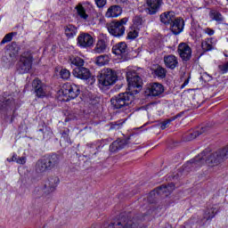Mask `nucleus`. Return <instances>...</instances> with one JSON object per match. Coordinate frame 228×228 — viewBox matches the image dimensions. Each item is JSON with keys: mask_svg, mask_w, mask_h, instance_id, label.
<instances>
[{"mask_svg": "<svg viewBox=\"0 0 228 228\" xmlns=\"http://www.w3.org/2000/svg\"><path fill=\"white\" fill-rule=\"evenodd\" d=\"M77 44L79 47L85 49L94 45V37L88 33H80L77 39Z\"/></svg>", "mask_w": 228, "mask_h": 228, "instance_id": "8", "label": "nucleus"}, {"mask_svg": "<svg viewBox=\"0 0 228 228\" xmlns=\"http://www.w3.org/2000/svg\"><path fill=\"white\" fill-rule=\"evenodd\" d=\"M117 4H121L122 6H127L129 4V0H116Z\"/></svg>", "mask_w": 228, "mask_h": 228, "instance_id": "45", "label": "nucleus"}, {"mask_svg": "<svg viewBox=\"0 0 228 228\" xmlns=\"http://www.w3.org/2000/svg\"><path fill=\"white\" fill-rule=\"evenodd\" d=\"M209 17L211 20H216L217 24H222V22L225 20V18H224V15H222V12L216 10H211L209 12Z\"/></svg>", "mask_w": 228, "mask_h": 228, "instance_id": "26", "label": "nucleus"}, {"mask_svg": "<svg viewBox=\"0 0 228 228\" xmlns=\"http://www.w3.org/2000/svg\"><path fill=\"white\" fill-rule=\"evenodd\" d=\"M127 143H129V141L126 139H118L110 145V152H117L118 151H122V149H124L127 145Z\"/></svg>", "mask_w": 228, "mask_h": 228, "instance_id": "17", "label": "nucleus"}, {"mask_svg": "<svg viewBox=\"0 0 228 228\" xmlns=\"http://www.w3.org/2000/svg\"><path fill=\"white\" fill-rule=\"evenodd\" d=\"M170 29L174 35H179L184 29V20L175 18L170 23Z\"/></svg>", "mask_w": 228, "mask_h": 228, "instance_id": "14", "label": "nucleus"}, {"mask_svg": "<svg viewBox=\"0 0 228 228\" xmlns=\"http://www.w3.org/2000/svg\"><path fill=\"white\" fill-rule=\"evenodd\" d=\"M32 87L34 89V92L37 95V97H45L47 95V91H45L46 86L44 83H42L41 79L36 78L32 82Z\"/></svg>", "mask_w": 228, "mask_h": 228, "instance_id": "11", "label": "nucleus"}, {"mask_svg": "<svg viewBox=\"0 0 228 228\" xmlns=\"http://www.w3.org/2000/svg\"><path fill=\"white\" fill-rule=\"evenodd\" d=\"M62 136H69V134H67V132H63Z\"/></svg>", "mask_w": 228, "mask_h": 228, "instance_id": "50", "label": "nucleus"}, {"mask_svg": "<svg viewBox=\"0 0 228 228\" xmlns=\"http://www.w3.org/2000/svg\"><path fill=\"white\" fill-rule=\"evenodd\" d=\"M126 122L125 119H121L113 123H110V129H120L122 124Z\"/></svg>", "mask_w": 228, "mask_h": 228, "instance_id": "42", "label": "nucleus"}, {"mask_svg": "<svg viewBox=\"0 0 228 228\" xmlns=\"http://www.w3.org/2000/svg\"><path fill=\"white\" fill-rule=\"evenodd\" d=\"M107 0H95V4L98 8H104L106 6Z\"/></svg>", "mask_w": 228, "mask_h": 228, "instance_id": "44", "label": "nucleus"}, {"mask_svg": "<svg viewBox=\"0 0 228 228\" xmlns=\"http://www.w3.org/2000/svg\"><path fill=\"white\" fill-rule=\"evenodd\" d=\"M7 161H8L9 163H12V161H15V160H13V157H12L11 159H7Z\"/></svg>", "mask_w": 228, "mask_h": 228, "instance_id": "49", "label": "nucleus"}, {"mask_svg": "<svg viewBox=\"0 0 228 228\" xmlns=\"http://www.w3.org/2000/svg\"><path fill=\"white\" fill-rule=\"evenodd\" d=\"M188 83H190V79H189V78H187V79L183 82V84L181 86V88H184V86H188Z\"/></svg>", "mask_w": 228, "mask_h": 228, "instance_id": "48", "label": "nucleus"}, {"mask_svg": "<svg viewBox=\"0 0 228 228\" xmlns=\"http://www.w3.org/2000/svg\"><path fill=\"white\" fill-rule=\"evenodd\" d=\"M12 160L18 163V165H26V157H19L17 154H13Z\"/></svg>", "mask_w": 228, "mask_h": 228, "instance_id": "39", "label": "nucleus"}, {"mask_svg": "<svg viewBox=\"0 0 228 228\" xmlns=\"http://www.w3.org/2000/svg\"><path fill=\"white\" fill-rule=\"evenodd\" d=\"M164 63L167 69H170L171 70H174L175 67H179V61L177 60V57L174 54H169L164 56Z\"/></svg>", "mask_w": 228, "mask_h": 228, "instance_id": "16", "label": "nucleus"}, {"mask_svg": "<svg viewBox=\"0 0 228 228\" xmlns=\"http://www.w3.org/2000/svg\"><path fill=\"white\" fill-rule=\"evenodd\" d=\"M60 77H61V79H69L70 77V71L67 69H61L60 71Z\"/></svg>", "mask_w": 228, "mask_h": 228, "instance_id": "40", "label": "nucleus"}, {"mask_svg": "<svg viewBox=\"0 0 228 228\" xmlns=\"http://www.w3.org/2000/svg\"><path fill=\"white\" fill-rule=\"evenodd\" d=\"M177 53L183 61H190L191 59V47H190L186 43L179 44Z\"/></svg>", "mask_w": 228, "mask_h": 228, "instance_id": "10", "label": "nucleus"}, {"mask_svg": "<svg viewBox=\"0 0 228 228\" xmlns=\"http://www.w3.org/2000/svg\"><path fill=\"white\" fill-rule=\"evenodd\" d=\"M165 92V87L159 83H153L148 87V95L151 97H159Z\"/></svg>", "mask_w": 228, "mask_h": 228, "instance_id": "15", "label": "nucleus"}, {"mask_svg": "<svg viewBox=\"0 0 228 228\" xmlns=\"http://www.w3.org/2000/svg\"><path fill=\"white\" fill-rule=\"evenodd\" d=\"M13 104L12 99H4L3 101L0 100V111H4V110H8L12 108Z\"/></svg>", "mask_w": 228, "mask_h": 228, "instance_id": "32", "label": "nucleus"}, {"mask_svg": "<svg viewBox=\"0 0 228 228\" xmlns=\"http://www.w3.org/2000/svg\"><path fill=\"white\" fill-rule=\"evenodd\" d=\"M126 79L130 94H134V95L138 94L142 88V85H143V80H142L140 75L136 71H128L126 73Z\"/></svg>", "mask_w": 228, "mask_h": 228, "instance_id": "5", "label": "nucleus"}, {"mask_svg": "<svg viewBox=\"0 0 228 228\" xmlns=\"http://www.w3.org/2000/svg\"><path fill=\"white\" fill-rule=\"evenodd\" d=\"M174 190H175V184L171 183H168L167 185L163 184L159 187H157L155 189V191L156 193H158V195H163V193H172Z\"/></svg>", "mask_w": 228, "mask_h": 228, "instance_id": "23", "label": "nucleus"}, {"mask_svg": "<svg viewBox=\"0 0 228 228\" xmlns=\"http://www.w3.org/2000/svg\"><path fill=\"white\" fill-rule=\"evenodd\" d=\"M225 159H228V146H225L222 150H219L214 153H209L206 151L196 156L194 159L187 162V167L192 168H200L202 165H208V167H218L221 163H224Z\"/></svg>", "mask_w": 228, "mask_h": 228, "instance_id": "1", "label": "nucleus"}, {"mask_svg": "<svg viewBox=\"0 0 228 228\" xmlns=\"http://www.w3.org/2000/svg\"><path fill=\"white\" fill-rule=\"evenodd\" d=\"M61 94L63 95L64 101H70L71 99H76L79 94H81V90L79 86L76 84L65 83L61 89Z\"/></svg>", "mask_w": 228, "mask_h": 228, "instance_id": "7", "label": "nucleus"}, {"mask_svg": "<svg viewBox=\"0 0 228 228\" xmlns=\"http://www.w3.org/2000/svg\"><path fill=\"white\" fill-rule=\"evenodd\" d=\"M33 67V53L31 51L24 52L20 57L18 63V70L20 74H26L31 70Z\"/></svg>", "mask_w": 228, "mask_h": 228, "instance_id": "6", "label": "nucleus"}, {"mask_svg": "<svg viewBox=\"0 0 228 228\" xmlns=\"http://www.w3.org/2000/svg\"><path fill=\"white\" fill-rule=\"evenodd\" d=\"M108 63H110V56L106 54L100 55L96 58V64H98L100 67H102Z\"/></svg>", "mask_w": 228, "mask_h": 228, "instance_id": "36", "label": "nucleus"}, {"mask_svg": "<svg viewBox=\"0 0 228 228\" xmlns=\"http://www.w3.org/2000/svg\"><path fill=\"white\" fill-rule=\"evenodd\" d=\"M143 26V19H142V17L140 16H135L133 19V27L134 28V29H142Z\"/></svg>", "mask_w": 228, "mask_h": 228, "instance_id": "34", "label": "nucleus"}, {"mask_svg": "<svg viewBox=\"0 0 228 228\" xmlns=\"http://www.w3.org/2000/svg\"><path fill=\"white\" fill-rule=\"evenodd\" d=\"M201 47L205 53H208V51H213V41H211L209 38L205 39L201 43Z\"/></svg>", "mask_w": 228, "mask_h": 228, "instance_id": "35", "label": "nucleus"}, {"mask_svg": "<svg viewBox=\"0 0 228 228\" xmlns=\"http://www.w3.org/2000/svg\"><path fill=\"white\" fill-rule=\"evenodd\" d=\"M9 51L11 52L10 53L11 58H17L20 51V46L17 45L16 42H12L9 47Z\"/></svg>", "mask_w": 228, "mask_h": 228, "instance_id": "29", "label": "nucleus"}, {"mask_svg": "<svg viewBox=\"0 0 228 228\" xmlns=\"http://www.w3.org/2000/svg\"><path fill=\"white\" fill-rule=\"evenodd\" d=\"M75 10H77V15L80 16L83 20H88V14H86V10L82 4L76 5Z\"/></svg>", "mask_w": 228, "mask_h": 228, "instance_id": "28", "label": "nucleus"}, {"mask_svg": "<svg viewBox=\"0 0 228 228\" xmlns=\"http://www.w3.org/2000/svg\"><path fill=\"white\" fill-rule=\"evenodd\" d=\"M202 131L199 132V131H195L194 133L191 134L192 138H197V136H200V134H202Z\"/></svg>", "mask_w": 228, "mask_h": 228, "instance_id": "47", "label": "nucleus"}, {"mask_svg": "<svg viewBox=\"0 0 228 228\" xmlns=\"http://www.w3.org/2000/svg\"><path fill=\"white\" fill-rule=\"evenodd\" d=\"M175 19V14L173 12H164L160 15V21L163 24H170L174 22Z\"/></svg>", "mask_w": 228, "mask_h": 228, "instance_id": "27", "label": "nucleus"}, {"mask_svg": "<svg viewBox=\"0 0 228 228\" xmlns=\"http://www.w3.org/2000/svg\"><path fill=\"white\" fill-rule=\"evenodd\" d=\"M122 15V7L120 5H112L110 6L105 16L107 19H111L113 17H118Z\"/></svg>", "mask_w": 228, "mask_h": 228, "instance_id": "20", "label": "nucleus"}, {"mask_svg": "<svg viewBox=\"0 0 228 228\" xmlns=\"http://www.w3.org/2000/svg\"><path fill=\"white\" fill-rule=\"evenodd\" d=\"M64 33L67 38H74L77 35V28L72 24L64 27Z\"/></svg>", "mask_w": 228, "mask_h": 228, "instance_id": "25", "label": "nucleus"}, {"mask_svg": "<svg viewBox=\"0 0 228 228\" xmlns=\"http://www.w3.org/2000/svg\"><path fill=\"white\" fill-rule=\"evenodd\" d=\"M73 76L75 77H78V79H90L92 77V73L90 72V69L85 68V67H76L73 69Z\"/></svg>", "mask_w": 228, "mask_h": 228, "instance_id": "13", "label": "nucleus"}, {"mask_svg": "<svg viewBox=\"0 0 228 228\" xmlns=\"http://www.w3.org/2000/svg\"><path fill=\"white\" fill-rule=\"evenodd\" d=\"M47 170H51V167H49L46 159L37 160L36 163V171L37 174H44V172H47Z\"/></svg>", "mask_w": 228, "mask_h": 228, "instance_id": "22", "label": "nucleus"}, {"mask_svg": "<svg viewBox=\"0 0 228 228\" xmlns=\"http://www.w3.org/2000/svg\"><path fill=\"white\" fill-rule=\"evenodd\" d=\"M129 20L127 18H123L120 20H113L110 23L106 24V28L112 37H116L120 38V37H124V33H126V26Z\"/></svg>", "mask_w": 228, "mask_h": 228, "instance_id": "4", "label": "nucleus"}, {"mask_svg": "<svg viewBox=\"0 0 228 228\" xmlns=\"http://www.w3.org/2000/svg\"><path fill=\"white\" fill-rule=\"evenodd\" d=\"M112 53L117 56H122V54H126V53H127V45L126 42L118 43L112 47Z\"/></svg>", "mask_w": 228, "mask_h": 228, "instance_id": "21", "label": "nucleus"}, {"mask_svg": "<svg viewBox=\"0 0 228 228\" xmlns=\"http://www.w3.org/2000/svg\"><path fill=\"white\" fill-rule=\"evenodd\" d=\"M69 61L70 64L75 65V67H83V65H85V60L78 56H71Z\"/></svg>", "mask_w": 228, "mask_h": 228, "instance_id": "33", "label": "nucleus"}, {"mask_svg": "<svg viewBox=\"0 0 228 228\" xmlns=\"http://www.w3.org/2000/svg\"><path fill=\"white\" fill-rule=\"evenodd\" d=\"M127 143H129V141L126 139H118L110 145V152H117L118 151H122V149H124L127 145Z\"/></svg>", "mask_w": 228, "mask_h": 228, "instance_id": "18", "label": "nucleus"}, {"mask_svg": "<svg viewBox=\"0 0 228 228\" xmlns=\"http://www.w3.org/2000/svg\"><path fill=\"white\" fill-rule=\"evenodd\" d=\"M46 162L48 163V167H50V170L53 168H57V167L60 166V161H61V159L60 155L58 154H52L45 158Z\"/></svg>", "mask_w": 228, "mask_h": 228, "instance_id": "19", "label": "nucleus"}, {"mask_svg": "<svg viewBox=\"0 0 228 228\" xmlns=\"http://www.w3.org/2000/svg\"><path fill=\"white\" fill-rule=\"evenodd\" d=\"M154 74L157 77H159V79H165L167 77V69L161 66H157L154 69Z\"/></svg>", "mask_w": 228, "mask_h": 228, "instance_id": "31", "label": "nucleus"}, {"mask_svg": "<svg viewBox=\"0 0 228 228\" xmlns=\"http://www.w3.org/2000/svg\"><path fill=\"white\" fill-rule=\"evenodd\" d=\"M204 32L209 37H213V35H215V31L213 30V28H207L204 29Z\"/></svg>", "mask_w": 228, "mask_h": 228, "instance_id": "46", "label": "nucleus"}, {"mask_svg": "<svg viewBox=\"0 0 228 228\" xmlns=\"http://www.w3.org/2000/svg\"><path fill=\"white\" fill-rule=\"evenodd\" d=\"M221 74H227L228 72V61L218 66Z\"/></svg>", "mask_w": 228, "mask_h": 228, "instance_id": "43", "label": "nucleus"}, {"mask_svg": "<svg viewBox=\"0 0 228 228\" xmlns=\"http://www.w3.org/2000/svg\"><path fill=\"white\" fill-rule=\"evenodd\" d=\"M216 213H218V209H216V208H208L204 213L203 218L205 220H212V218H215Z\"/></svg>", "mask_w": 228, "mask_h": 228, "instance_id": "30", "label": "nucleus"}, {"mask_svg": "<svg viewBox=\"0 0 228 228\" xmlns=\"http://www.w3.org/2000/svg\"><path fill=\"white\" fill-rule=\"evenodd\" d=\"M13 35H15V33L13 32L6 34L2 39L0 45H4V44H8V42H12V40H13Z\"/></svg>", "mask_w": 228, "mask_h": 228, "instance_id": "38", "label": "nucleus"}, {"mask_svg": "<svg viewBox=\"0 0 228 228\" xmlns=\"http://www.w3.org/2000/svg\"><path fill=\"white\" fill-rule=\"evenodd\" d=\"M138 31H140V29H136L134 27H132L127 34L126 38H128V40H134V38L138 37Z\"/></svg>", "mask_w": 228, "mask_h": 228, "instance_id": "37", "label": "nucleus"}, {"mask_svg": "<svg viewBox=\"0 0 228 228\" xmlns=\"http://www.w3.org/2000/svg\"><path fill=\"white\" fill-rule=\"evenodd\" d=\"M224 56H226V58L228 57V53L227 52L224 53Z\"/></svg>", "mask_w": 228, "mask_h": 228, "instance_id": "51", "label": "nucleus"}, {"mask_svg": "<svg viewBox=\"0 0 228 228\" xmlns=\"http://www.w3.org/2000/svg\"><path fill=\"white\" fill-rule=\"evenodd\" d=\"M106 49H108V43L104 39H100L93 51L95 54H102L106 53Z\"/></svg>", "mask_w": 228, "mask_h": 228, "instance_id": "24", "label": "nucleus"}, {"mask_svg": "<svg viewBox=\"0 0 228 228\" xmlns=\"http://www.w3.org/2000/svg\"><path fill=\"white\" fill-rule=\"evenodd\" d=\"M134 101V93L126 92L118 94L110 99L113 110H125L129 111L131 104Z\"/></svg>", "mask_w": 228, "mask_h": 228, "instance_id": "2", "label": "nucleus"}, {"mask_svg": "<svg viewBox=\"0 0 228 228\" xmlns=\"http://www.w3.org/2000/svg\"><path fill=\"white\" fill-rule=\"evenodd\" d=\"M176 118H177V117H174V118H170L166 119L165 121H163L160 124L161 129H167L168 127V124H170L171 122H174V120H175Z\"/></svg>", "mask_w": 228, "mask_h": 228, "instance_id": "41", "label": "nucleus"}, {"mask_svg": "<svg viewBox=\"0 0 228 228\" xmlns=\"http://www.w3.org/2000/svg\"><path fill=\"white\" fill-rule=\"evenodd\" d=\"M149 15H156L163 6V0H146Z\"/></svg>", "mask_w": 228, "mask_h": 228, "instance_id": "12", "label": "nucleus"}, {"mask_svg": "<svg viewBox=\"0 0 228 228\" xmlns=\"http://www.w3.org/2000/svg\"><path fill=\"white\" fill-rule=\"evenodd\" d=\"M118 79V76H117V71L110 68L103 69L98 77L99 87L104 88L106 86H111V85L117 83Z\"/></svg>", "mask_w": 228, "mask_h": 228, "instance_id": "3", "label": "nucleus"}, {"mask_svg": "<svg viewBox=\"0 0 228 228\" xmlns=\"http://www.w3.org/2000/svg\"><path fill=\"white\" fill-rule=\"evenodd\" d=\"M109 228H138V225L127 217H121L116 223L110 224Z\"/></svg>", "mask_w": 228, "mask_h": 228, "instance_id": "9", "label": "nucleus"}]
</instances>
